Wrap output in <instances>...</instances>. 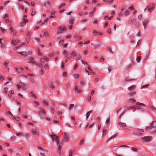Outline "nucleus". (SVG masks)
Masks as SVG:
<instances>
[{"instance_id":"obj_1","label":"nucleus","mask_w":156,"mask_h":156,"mask_svg":"<svg viewBox=\"0 0 156 156\" xmlns=\"http://www.w3.org/2000/svg\"><path fill=\"white\" fill-rule=\"evenodd\" d=\"M39 109L40 110L38 112L40 115L42 117H44L46 113L45 111L40 107H39Z\"/></svg>"},{"instance_id":"obj_2","label":"nucleus","mask_w":156,"mask_h":156,"mask_svg":"<svg viewBox=\"0 0 156 156\" xmlns=\"http://www.w3.org/2000/svg\"><path fill=\"white\" fill-rule=\"evenodd\" d=\"M50 137L53 140L56 141L59 137L57 135L54 134L53 133L52 134L50 135Z\"/></svg>"},{"instance_id":"obj_3","label":"nucleus","mask_w":156,"mask_h":156,"mask_svg":"<svg viewBox=\"0 0 156 156\" xmlns=\"http://www.w3.org/2000/svg\"><path fill=\"white\" fill-rule=\"evenodd\" d=\"M64 140L65 142H68L69 140V135L67 133H64Z\"/></svg>"},{"instance_id":"obj_4","label":"nucleus","mask_w":156,"mask_h":156,"mask_svg":"<svg viewBox=\"0 0 156 156\" xmlns=\"http://www.w3.org/2000/svg\"><path fill=\"white\" fill-rule=\"evenodd\" d=\"M131 133L134 135L139 136H141L142 134L141 133H138L137 131L135 130H133L132 131Z\"/></svg>"},{"instance_id":"obj_5","label":"nucleus","mask_w":156,"mask_h":156,"mask_svg":"<svg viewBox=\"0 0 156 156\" xmlns=\"http://www.w3.org/2000/svg\"><path fill=\"white\" fill-rule=\"evenodd\" d=\"M150 136H144L142 137V140L145 142H148L150 141Z\"/></svg>"},{"instance_id":"obj_6","label":"nucleus","mask_w":156,"mask_h":156,"mask_svg":"<svg viewBox=\"0 0 156 156\" xmlns=\"http://www.w3.org/2000/svg\"><path fill=\"white\" fill-rule=\"evenodd\" d=\"M152 5H154V4L152 3H151L149 5V7L148 8V10L150 12H152V10L155 8V7L154 6H153Z\"/></svg>"},{"instance_id":"obj_7","label":"nucleus","mask_w":156,"mask_h":156,"mask_svg":"<svg viewBox=\"0 0 156 156\" xmlns=\"http://www.w3.org/2000/svg\"><path fill=\"white\" fill-rule=\"evenodd\" d=\"M118 125H119L120 127H122V128H124L126 126L125 123H123L121 122H119L118 123Z\"/></svg>"},{"instance_id":"obj_8","label":"nucleus","mask_w":156,"mask_h":156,"mask_svg":"<svg viewBox=\"0 0 156 156\" xmlns=\"http://www.w3.org/2000/svg\"><path fill=\"white\" fill-rule=\"evenodd\" d=\"M17 53L20 54L21 56H27V53L25 51H23L22 52L18 51L17 52Z\"/></svg>"},{"instance_id":"obj_9","label":"nucleus","mask_w":156,"mask_h":156,"mask_svg":"<svg viewBox=\"0 0 156 156\" xmlns=\"http://www.w3.org/2000/svg\"><path fill=\"white\" fill-rule=\"evenodd\" d=\"M137 108L138 109H140L141 108L137 106H129L128 108V109L130 110L132 108Z\"/></svg>"},{"instance_id":"obj_10","label":"nucleus","mask_w":156,"mask_h":156,"mask_svg":"<svg viewBox=\"0 0 156 156\" xmlns=\"http://www.w3.org/2000/svg\"><path fill=\"white\" fill-rule=\"evenodd\" d=\"M148 22V20L147 19H145L144 20V22H143V25L144 26V29H145L146 25L147 24Z\"/></svg>"},{"instance_id":"obj_11","label":"nucleus","mask_w":156,"mask_h":156,"mask_svg":"<svg viewBox=\"0 0 156 156\" xmlns=\"http://www.w3.org/2000/svg\"><path fill=\"white\" fill-rule=\"evenodd\" d=\"M151 127L154 128L156 127V121H153L151 124Z\"/></svg>"},{"instance_id":"obj_12","label":"nucleus","mask_w":156,"mask_h":156,"mask_svg":"<svg viewBox=\"0 0 156 156\" xmlns=\"http://www.w3.org/2000/svg\"><path fill=\"white\" fill-rule=\"evenodd\" d=\"M106 133H107L106 129L105 128H103L102 130V137H104L106 135Z\"/></svg>"},{"instance_id":"obj_13","label":"nucleus","mask_w":156,"mask_h":156,"mask_svg":"<svg viewBox=\"0 0 156 156\" xmlns=\"http://www.w3.org/2000/svg\"><path fill=\"white\" fill-rule=\"evenodd\" d=\"M133 23L135 24L136 27H138L140 26V23L139 22H136L135 20H134L133 22Z\"/></svg>"},{"instance_id":"obj_14","label":"nucleus","mask_w":156,"mask_h":156,"mask_svg":"<svg viewBox=\"0 0 156 156\" xmlns=\"http://www.w3.org/2000/svg\"><path fill=\"white\" fill-rule=\"evenodd\" d=\"M136 86L135 85H132L128 88V90H134Z\"/></svg>"},{"instance_id":"obj_15","label":"nucleus","mask_w":156,"mask_h":156,"mask_svg":"<svg viewBox=\"0 0 156 156\" xmlns=\"http://www.w3.org/2000/svg\"><path fill=\"white\" fill-rule=\"evenodd\" d=\"M62 31V27H60L58 29L57 33L58 34L61 33Z\"/></svg>"},{"instance_id":"obj_16","label":"nucleus","mask_w":156,"mask_h":156,"mask_svg":"<svg viewBox=\"0 0 156 156\" xmlns=\"http://www.w3.org/2000/svg\"><path fill=\"white\" fill-rule=\"evenodd\" d=\"M136 101V100L135 99L133 98H130L129 100L128 101V103H135Z\"/></svg>"},{"instance_id":"obj_17","label":"nucleus","mask_w":156,"mask_h":156,"mask_svg":"<svg viewBox=\"0 0 156 156\" xmlns=\"http://www.w3.org/2000/svg\"><path fill=\"white\" fill-rule=\"evenodd\" d=\"M74 20V18L73 17H71L69 20V23L71 24V25H72L73 23Z\"/></svg>"},{"instance_id":"obj_18","label":"nucleus","mask_w":156,"mask_h":156,"mask_svg":"<svg viewBox=\"0 0 156 156\" xmlns=\"http://www.w3.org/2000/svg\"><path fill=\"white\" fill-rule=\"evenodd\" d=\"M51 5V4L49 1H48L45 3V4L44 5V7L49 6Z\"/></svg>"},{"instance_id":"obj_19","label":"nucleus","mask_w":156,"mask_h":156,"mask_svg":"<svg viewBox=\"0 0 156 156\" xmlns=\"http://www.w3.org/2000/svg\"><path fill=\"white\" fill-rule=\"evenodd\" d=\"M92 112V111H90L87 112L86 114V119H87L88 118L89 116L90 115V113Z\"/></svg>"},{"instance_id":"obj_20","label":"nucleus","mask_w":156,"mask_h":156,"mask_svg":"<svg viewBox=\"0 0 156 156\" xmlns=\"http://www.w3.org/2000/svg\"><path fill=\"white\" fill-rule=\"evenodd\" d=\"M134 80L131 79L130 77L129 76L127 77L126 79V80L127 81H131Z\"/></svg>"},{"instance_id":"obj_21","label":"nucleus","mask_w":156,"mask_h":156,"mask_svg":"<svg viewBox=\"0 0 156 156\" xmlns=\"http://www.w3.org/2000/svg\"><path fill=\"white\" fill-rule=\"evenodd\" d=\"M136 92H133L132 93H130L128 94V95L130 96H133L135 94H136Z\"/></svg>"},{"instance_id":"obj_22","label":"nucleus","mask_w":156,"mask_h":156,"mask_svg":"<svg viewBox=\"0 0 156 156\" xmlns=\"http://www.w3.org/2000/svg\"><path fill=\"white\" fill-rule=\"evenodd\" d=\"M118 135V134L117 133H116L114 135H113L112 136H111V137H110L109 139V140H111L114 138L115 137H116V136H117Z\"/></svg>"},{"instance_id":"obj_23","label":"nucleus","mask_w":156,"mask_h":156,"mask_svg":"<svg viewBox=\"0 0 156 156\" xmlns=\"http://www.w3.org/2000/svg\"><path fill=\"white\" fill-rule=\"evenodd\" d=\"M103 1L106 2L107 3L111 4L113 2V0H103Z\"/></svg>"},{"instance_id":"obj_24","label":"nucleus","mask_w":156,"mask_h":156,"mask_svg":"<svg viewBox=\"0 0 156 156\" xmlns=\"http://www.w3.org/2000/svg\"><path fill=\"white\" fill-rule=\"evenodd\" d=\"M149 108L150 109L153 111H155L156 110L155 108L154 107L151 105H150L149 106Z\"/></svg>"},{"instance_id":"obj_25","label":"nucleus","mask_w":156,"mask_h":156,"mask_svg":"<svg viewBox=\"0 0 156 156\" xmlns=\"http://www.w3.org/2000/svg\"><path fill=\"white\" fill-rule=\"evenodd\" d=\"M75 91H77L79 93L81 92L82 91V90H80L78 89L77 87L76 86H75Z\"/></svg>"},{"instance_id":"obj_26","label":"nucleus","mask_w":156,"mask_h":156,"mask_svg":"<svg viewBox=\"0 0 156 156\" xmlns=\"http://www.w3.org/2000/svg\"><path fill=\"white\" fill-rule=\"evenodd\" d=\"M30 95L31 96H33V97H34L35 98H37V97L36 96V95L34 94V93L32 91H31L30 92Z\"/></svg>"},{"instance_id":"obj_27","label":"nucleus","mask_w":156,"mask_h":156,"mask_svg":"<svg viewBox=\"0 0 156 156\" xmlns=\"http://www.w3.org/2000/svg\"><path fill=\"white\" fill-rule=\"evenodd\" d=\"M11 43L12 44L14 45H16L17 44V41L15 40H12L11 41Z\"/></svg>"},{"instance_id":"obj_28","label":"nucleus","mask_w":156,"mask_h":156,"mask_svg":"<svg viewBox=\"0 0 156 156\" xmlns=\"http://www.w3.org/2000/svg\"><path fill=\"white\" fill-rule=\"evenodd\" d=\"M149 51L148 50L147 52L146 53V55L145 57V59H146L148 57L149 55Z\"/></svg>"},{"instance_id":"obj_29","label":"nucleus","mask_w":156,"mask_h":156,"mask_svg":"<svg viewBox=\"0 0 156 156\" xmlns=\"http://www.w3.org/2000/svg\"><path fill=\"white\" fill-rule=\"evenodd\" d=\"M152 128L151 127V125H150V127L147 126V127H146V131H149L150 130H151V129Z\"/></svg>"},{"instance_id":"obj_30","label":"nucleus","mask_w":156,"mask_h":156,"mask_svg":"<svg viewBox=\"0 0 156 156\" xmlns=\"http://www.w3.org/2000/svg\"><path fill=\"white\" fill-rule=\"evenodd\" d=\"M76 53L74 51L70 55V57H73L74 56L76 55Z\"/></svg>"},{"instance_id":"obj_31","label":"nucleus","mask_w":156,"mask_h":156,"mask_svg":"<svg viewBox=\"0 0 156 156\" xmlns=\"http://www.w3.org/2000/svg\"><path fill=\"white\" fill-rule=\"evenodd\" d=\"M132 150L134 151L137 152L138 151V149L135 147H132Z\"/></svg>"},{"instance_id":"obj_32","label":"nucleus","mask_w":156,"mask_h":156,"mask_svg":"<svg viewBox=\"0 0 156 156\" xmlns=\"http://www.w3.org/2000/svg\"><path fill=\"white\" fill-rule=\"evenodd\" d=\"M95 11V8H94L93 10V11L90 13V16H92L93 15V13Z\"/></svg>"},{"instance_id":"obj_33","label":"nucleus","mask_w":156,"mask_h":156,"mask_svg":"<svg viewBox=\"0 0 156 156\" xmlns=\"http://www.w3.org/2000/svg\"><path fill=\"white\" fill-rule=\"evenodd\" d=\"M32 132L34 133V134H37V132L36 129H32L31 131Z\"/></svg>"},{"instance_id":"obj_34","label":"nucleus","mask_w":156,"mask_h":156,"mask_svg":"<svg viewBox=\"0 0 156 156\" xmlns=\"http://www.w3.org/2000/svg\"><path fill=\"white\" fill-rule=\"evenodd\" d=\"M136 104V105H139L140 106H145V105L144 104L140 102H137Z\"/></svg>"},{"instance_id":"obj_35","label":"nucleus","mask_w":156,"mask_h":156,"mask_svg":"<svg viewBox=\"0 0 156 156\" xmlns=\"http://www.w3.org/2000/svg\"><path fill=\"white\" fill-rule=\"evenodd\" d=\"M50 87L52 89H54L55 87V86L52 83H50Z\"/></svg>"},{"instance_id":"obj_36","label":"nucleus","mask_w":156,"mask_h":156,"mask_svg":"<svg viewBox=\"0 0 156 156\" xmlns=\"http://www.w3.org/2000/svg\"><path fill=\"white\" fill-rule=\"evenodd\" d=\"M8 62H5L3 64V65L4 66L5 68H7L8 67Z\"/></svg>"},{"instance_id":"obj_37","label":"nucleus","mask_w":156,"mask_h":156,"mask_svg":"<svg viewBox=\"0 0 156 156\" xmlns=\"http://www.w3.org/2000/svg\"><path fill=\"white\" fill-rule=\"evenodd\" d=\"M74 105L73 104H71L69 107V110H71V109L74 107Z\"/></svg>"},{"instance_id":"obj_38","label":"nucleus","mask_w":156,"mask_h":156,"mask_svg":"<svg viewBox=\"0 0 156 156\" xmlns=\"http://www.w3.org/2000/svg\"><path fill=\"white\" fill-rule=\"evenodd\" d=\"M141 57L140 56H139L138 57H137L136 58V60L137 62H139L140 61V59H141Z\"/></svg>"},{"instance_id":"obj_39","label":"nucleus","mask_w":156,"mask_h":156,"mask_svg":"<svg viewBox=\"0 0 156 156\" xmlns=\"http://www.w3.org/2000/svg\"><path fill=\"white\" fill-rule=\"evenodd\" d=\"M93 34L95 36H96L98 35L99 33L98 32L94 31L93 32Z\"/></svg>"},{"instance_id":"obj_40","label":"nucleus","mask_w":156,"mask_h":156,"mask_svg":"<svg viewBox=\"0 0 156 156\" xmlns=\"http://www.w3.org/2000/svg\"><path fill=\"white\" fill-rule=\"evenodd\" d=\"M142 16H143L142 14L139 15L138 16V18L139 20H141L142 19Z\"/></svg>"},{"instance_id":"obj_41","label":"nucleus","mask_w":156,"mask_h":156,"mask_svg":"<svg viewBox=\"0 0 156 156\" xmlns=\"http://www.w3.org/2000/svg\"><path fill=\"white\" fill-rule=\"evenodd\" d=\"M16 136H23V135L22 133H16Z\"/></svg>"},{"instance_id":"obj_42","label":"nucleus","mask_w":156,"mask_h":156,"mask_svg":"<svg viewBox=\"0 0 156 156\" xmlns=\"http://www.w3.org/2000/svg\"><path fill=\"white\" fill-rule=\"evenodd\" d=\"M110 122V118H108L106 120V123L107 124H109Z\"/></svg>"},{"instance_id":"obj_43","label":"nucleus","mask_w":156,"mask_h":156,"mask_svg":"<svg viewBox=\"0 0 156 156\" xmlns=\"http://www.w3.org/2000/svg\"><path fill=\"white\" fill-rule=\"evenodd\" d=\"M66 5L65 3H64L62 4L59 7V9H60L62 8L64 6Z\"/></svg>"},{"instance_id":"obj_44","label":"nucleus","mask_w":156,"mask_h":156,"mask_svg":"<svg viewBox=\"0 0 156 156\" xmlns=\"http://www.w3.org/2000/svg\"><path fill=\"white\" fill-rule=\"evenodd\" d=\"M107 32L108 34H111V29L110 28H108Z\"/></svg>"},{"instance_id":"obj_45","label":"nucleus","mask_w":156,"mask_h":156,"mask_svg":"<svg viewBox=\"0 0 156 156\" xmlns=\"http://www.w3.org/2000/svg\"><path fill=\"white\" fill-rule=\"evenodd\" d=\"M148 86V84H147V85H144V86H143L141 87V89H142V88H145L146 87H147Z\"/></svg>"},{"instance_id":"obj_46","label":"nucleus","mask_w":156,"mask_h":156,"mask_svg":"<svg viewBox=\"0 0 156 156\" xmlns=\"http://www.w3.org/2000/svg\"><path fill=\"white\" fill-rule=\"evenodd\" d=\"M43 102L44 104L47 105H48V103L46 100H44Z\"/></svg>"},{"instance_id":"obj_47","label":"nucleus","mask_w":156,"mask_h":156,"mask_svg":"<svg viewBox=\"0 0 156 156\" xmlns=\"http://www.w3.org/2000/svg\"><path fill=\"white\" fill-rule=\"evenodd\" d=\"M51 109V112L52 113V114H54V108H53L52 107L50 108Z\"/></svg>"},{"instance_id":"obj_48","label":"nucleus","mask_w":156,"mask_h":156,"mask_svg":"<svg viewBox=\"0 0 156 156\" xmlns=\"http://www.w3.org/2000/svg\"><path fill=\"white\" fill-rule=\"evenodd\" d=\"M5 42V41L4 39H0V43L1 44L3 43H4Z\"/></svg>"},{"instance_id":"obj_49","label":"nucleus","mask_w":156,"mask_h":156,"mask_svg":"<svg viewBox=\"0 0 156 156\" xmlns=\"http://www.w3.org/2000/svg\"><path fill=\"white\" fill-rule=\"evenodd\" d=\"M62 148V146L61 145H59L58 148V151L59 153L60 152L61 148Z\"/></svg>"},{"instance_id":"obj_50","label":"nucleus","mask_w":156,"mask_h":156,"mask_svg":"<svg viewBox=\"0 0 156 156\" xmlns=\"http://www.w3.org/2000/svg\"><path fill=\"white\" fill-rule=\"evenodd\" d=\"M84 140H81L80 142L79 145H82L84 143Z\"/></svg>"},{"instance_id":"obj_51","label":"nucleus","mask_w":156,"mask_h":156,"mask_svg":"<svg viewBox=\"0 0 156 156\" xmlns=\"http://www.w3.org/2000/svg\"><path fill=\"white\" fill-rule=\"evenodd\" d=\"M87 99L89 101V102H90L91 101V96H87Z\"/></svg>"},{"instance_id":"obj_52","label":"nucleus","mask_w":156,"mask_h":156,"mask_svg":"<svg viewBox=\"0 0 156 156\" xmlns=\"http://www.w3.org/2000/svg\"><path fill=\"white\" fill-rule=\"evenodd\" d=\"M137 129L138 130L139 132H143L144 131V129Z\"/></svg>"},{"instance_id":"obj_53","label":"nucleus","mask_w":156,"mask_h":156,"mask_svg":"<svg viewBox=\"0 0 156 156\" xmlns=\"http://www.w3.org/2000/svg\"><path fill=\"white\" fill-rule=\"evenodd\" d=\"M100 44H96L95 46L94 47V48H96L98 47H99L100 46Z\"/></svg>"},{"instance_id":"obj_54","label":"nucleus","mask_w":156,"mask_h":156,"mask_svg":"<svg viewBox=\"0 0 156 156\" xmlns=\"http://www.w3.org/2000/svg\"><path fill=\"white\" fill-rule=\"evenodd\" d=\"M64 64L65 63L64 62H62L61 67L62 68H63L64 67Z\"/></svg>"},{"instance_id":"obj_55","label":"nucleus","mask_w":156,"mask_h":156,"mask_svg":"<svg viewBox=\"0 0 156 156\" xmlns=\"http://www.w3.org/2000/svg\"><path fill=\"white\" fill-rule=\"evenodd\" d=\"M56 142L57 144H58L60 143V139L59 138H58V139L56 141Z\"/></svg>"},{"instance_id":"obj_56","label":"nucleus","mask_w":156,"mask_h":156,"mask_svg":"<svg viewBox=\"0 0 156 156\" xmlns=\"http://www.w3.org/2000/svg\"><path fill=\"white\" fill-rule=\"evenodd\" d=\"M23 90H25L27 89V87L24 85H22L21 86Z\"/></svg>"},{"instance_id":"obj_57","label":"nucleus","mask_w":156,"mask_h":156,"mask_svg":"<svg viewBox=\"0 0 156 156\" xmlns=\"http://www.w3.org/2000/svg\"><path fill=\"white\" fill-rule=\"evenodd\" d=\"M125 14L126 15H129V11L128 10H126L125 13Z\"/></svg>"},{"instance_id":"obj_58","label":"nucleus","mask_w":156,"mask_h":156,"mask_svg":"<svg viewBox=\"0 0 156 156\" xmlns=\"http://www.w3.org/2000/svg\"><path fill=\"white\" fill-rule=\"evenodd\" d=\"M41 61L42 63H43L44 62V58H42L41 59Z\"/></svg>"},{"instance_id":"obj_59","label":"nucleus","mask_w":156,"mask_h":156,"mask_svg":"<svg viewBox=\"0 0 156 156\" xmlns=\"http://www.w3.org/2000/svg\"><path fill=\"white\" fill-rule=\"evenodd\" d=\"M126 9V7L125 6H123L121 8V11H122L124 10L125 9Z\"/></svg>"},{"instance_id":"obj_60","label":"nucleus","mask_w":156,"mask_h":156,"mask_svg":"<svg viewBox=\"0 0 156 156\" xmlns=\"http://www.w3.org/2000/svg\"><path fill=\"white\" fill-rule=\"evenodd\" d=\"M44 68L46 69L47 70L48 69V67L47 64H46L44 66Z\"/></svg>"},{"instance_id":"obj_61","label":"nucleus","mask_w":156,"mask_h":156,"mask_svg":"<svg viewBox=\"0 0 156 156\" xmlns=\"http://www.w3.org/2000/svg\"><path fill=\"white\" fill-rule=\"evenodd\" d=\"M44 60L45 59L46 61L47 62L48 61V59L46 56H44Z\"/></svg>"},{"instance_id":"obj_62","label":"nucleus","mask_w":156,"mask_h":156,"mask_svg":"<svg viewBox=\"0 0 156 156\" xmlns=\"http://www.w3.org/2000/svg\"><path fill=\"white\" fill-rule=\"evenodd\" d=\"M112 68V67L109 66V68H108V70L109 73H110V72H111V71H112V70H111Z\"/></svg>"},{"instance_id":"obj_63","label":"nucleus","mask_w":156,"mask_h":156,"mask_svg":"<svg viewBox=\"0 0 156 156\" xmlns=\"http://www.w3.org/2000/svg\"><path fill=\"white\" fill-rule=\"evenodd\" d=\"M28 59L30 61H32L34 60V58L31 57H30L28 58Z\"/></svg>"},{"instance_id":"obj_64","label":"nucleus","mask_w":156,"mask_h":156,"mask_svg":"<svg viewBox=\"0 0 156 156\" xmlns=\"http://www.w3.org/2000/svg\"><path fill=\"white\" fill-rule=\"evenodd\" d=\"M8 88H7L5 87L4 88V90L5 92H7V91H8Z\"/></svg>"}]
</instances>
